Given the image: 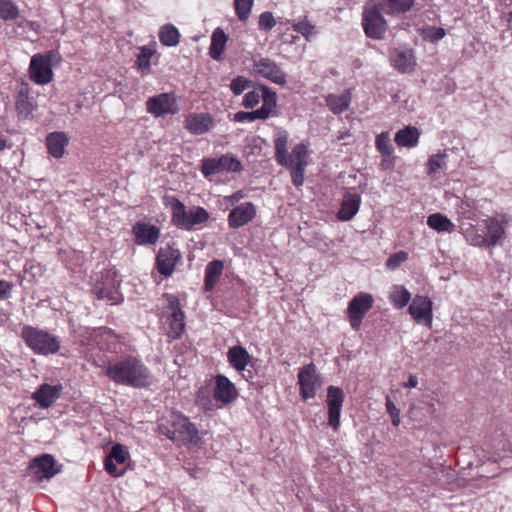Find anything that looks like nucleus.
Masks as SVG:
<instances>
[{
    "instance_id": "obj_60",
    "label": "nucleus",
    "mask_w": 512,
    "mask_h": 512,
    "mask_svg": "<svg viewBox=\"0 0 512 512\" xmlns=\"http://www.w3.org/2000/svg\"><path fill=\"white\" fill-rule=\"evenodd\" d=\"M418 385V379L415 375H410L408 381L403 384L406 388H415Z\"/></svg>"
},
{
    "instance_id": "obj_24",
    "label": "nucleus",
    "mask_w": 512,
    "mask_h": 512,
    "mask_svg": "<svg viewBox=\"0 0 512 512\" xmlns=\"http://www.w3.org/2000/svg\"><path fill=\"white\" fill-rule=\"evenodd\" d=\"M391 64L401 73L411 72L416 65L413 51L411 49H395L391 54Z\"/></svg>"
},
{
    "instance_id": "obj_33",
    "label": "nucleus",
    "mask_w": 512,
    "mask_h": 512,
    "mask_svg": "<svg viewBox=\"0 0 512 512\" xmlns=\"http://www.w3.org/2000/svg\"><path fill=\"white\" fill-rule=\"evenodd\" d=\"M427 225L438 233H452L456 226L445 215L441 213H433L427 218Z\"/></svg>"
},
{
    "instance_id": "obj_23",
    "label": "nucleus",
    "mask_w": 512,
    "mask_h": 512,
    "mask_svg": "<svg viewBox=\"0 0 512 512\" xmlns=\"http://www.w3.org/2000/svg\"><path fill=\"white\" fill-rule=\"evenodd\" d=\"M135 242L139 245L155 244L160 236V230L155 225L137 222L132 228Z\"/></svg>"
},
{
    "instance_id": "obj_10",
    "label": "nucleus",
    "mask_w": 512,
    "mask_h": 512,
    "mask_svg": "<svg viewBox=\"0 0 512 512\" xmlns=\"http://www.w3.org/2000/svg\"><path fill=\"white\" fill-rule=\"evenodd\" d=\"M242 169L241 162L231 155L203 159L201 166V172L206 178L222 172H240Z\"/></svg>"
},
{
    "instance_id": "obj_44",
    "label": "nucleus",
    "mask_w": 512,
    "mask_h": 512,
    "mask_svg": "<svg viewBox=\"0 0 512 512\" xmlns=\"http://www.w3.org/2000/svg\"><path fill=\"white\" fill-rule=\"evenodd\" d=\"M254 4V0H234L236 15L240 21H247Z\"/></svg>"
},
{
    "instance_id": "obj_25",
    "label": "nucleus",
    "mask_w": 512,
    "mask_h": 512,
    "mask_svg": "<svg viewBox=\"0 0 512 512\" xmlns=\"http://www.w3.org/2000/svg\"><path fill=\"white\" fill-rule=\"evenodd\" d=\"M361 197L356 193L345 194L337 217L341 221L351 220L359 211Z\"/></svg>"
},
{
    "instance_id": "obj_17",
    "label": "nucleus",
    "mask_w": 512,
    "mask_h": 512,
    "mask_svg": "<svg viewBox=\"0 0 512 512\" xmlns=\"http://www.w3.org/2000/svg\"><path fill=\"white\" fill-rule=\"evenodd\" d=\"M29 469L37 480L51 479L60 472L54 457L50 454H43L32 460Z\"/></svg>"
},
{
    "instance_id": "obj_34",
    "label": "nucleus",
    "mask_w": 512,
    "mask_h": 512,
    "mask_svg": "<svg viewBox=\"0 0 512 512\" xmlns=\"http://www.w3.org/2000/svg\"><path fill=\"white\" fill-rule=\"evenodd\" d=\"M208 219L209 213L203 207H194L187 212L181 229L192 230L196 225L207 222Z\"/></svg>"
},
{
    "instance_id": "obj_47",
    "label": "nucleus",
    "mask_w": 512,
    "mask_h": 512,
    "mask_svg": "<svg viewBox=\"0 0 512 512\" xmlns=\"http://www.w3.org/2000/svg\"><path fill=\"white\" fill-rule=\"evenodd\" d=\"M466 240L474 246H484L490 247L489 242L486 239V236L482 234H478L475 228H470L466 230L465 233Z\"/></svg>"
},
{
    "instance_id": "obj_49",
    "label": "nucleus",
    "mask_w": 512,
    "mask_h": 512,
    "mask_svg": "<svg viewBox=\"0 0 512 512\" xmlns=\"http://www.w3.org/2000/svg\"><path fill=\"white\" fill-rule=\"evenodd\" d=\"M293 30L302 34L308 41H310L315 34V27L306 19L295 23Z\"/></svg>"
},
{
    "instance_id": "obj_62",
    "label": "nucleus",
    "mask_w": 512,
    "mask_h": 512,
    "mask_svg": "<svg viewBox=\"0 0 512 512\" xmlns=\"http://www.w3.org/2000/svg\"><path fill=\"white\" fill-rule=\"evenodd\" d=\"M507 20L510 21L511 20V17H512V12H507Z\"/></svg>"
},
{
    "instance_id": "obj_4",
    "label": "nucleus",
    "mask_w": 512,
    "mask_h": 512,
    "mask_svg": "<svg viewBox=\"0 0 512 512\" xmlns=\"http://www.w3.org/2000/svg\"><path fill=\"white\" fill-rule=\"evenodd\" d=\"M275 160L277 163L287 169H291V179L296 187L304 183V172L306 167L293 166L294 160L287 150L288 132L284 129H278L274 137Z\"/></svg>"
},
{
    "instance_id": "obj_7",
    "label": "nucleus",
    "mask_w": 512,
    "mask_h": 512,
    "mask_svg": "<svg viewBox=\"0 0 512 512\" xmlns=\"http://www.w3.org/2000/svg\"><path fill=\"white\" fill-rule=\"evenodd\" d=\"M166 307L164 313L167 314V323L169 325L168 337L179 339L185 330V313L180 307L179 298L170 293L164 294Z\"/></svg>"
},
{
    "instance_id": "obj_35",
    "label": "nucleus",
    "mask_w": 512,
    "mask_h": 512,
    "mask_svg": "<svg viewBox=\"0 0 512 512\" xmlns=\"http://www.w3.org/2000/svg\"><path fill=\"white\" fill-rule=\"evenodd\" d=\"M350 100V93L345 91L340 95H328L326 98V103L334 114H341L349 107Z\"/></svg>"
},
{
    "instance_id": "obj_16",
    "label": "nucleus",
    "mask_w": 512,
    "mask_h": 512,
    "mask_svg": "<svg viewBox=\"0 0 512 512\" xmlns=\"http://www.w3.org/2000/svg\"><path fill=\"white\" fill-rule=\"evenodd\" d=\"M37 102L31 95V87L26 82H21L16 86L15 91V110L21 119H27L37 108Z\"/></svg>"
},
{
    "instance_id": "obj_5",
    "label": "nucleus",
    "mask_w": 512,
    "mask_h": 512,
    "mask_svg": "<svg viewBox=\"0 0 512 512\" xmlns=\"http://www.w3.org/2000/svg\"><path fill=\"white\" fill-rule=\"evenodd\" d=\"M159 431L172 441L182 440L195 443L199 439L196 426L182 414H173L171 416V428L160 425Z\"/></svg>"
},
{
    "instance_id": "obj_59",
    "label": "nucleus",
    "mask_w": 512,
    "mask_h": 512,
    "mask_svg": "<svg viewBox=\"0 0 512 512\" xmlns=\"http://www.w3.org/2000/svg\"><path fill=\"white\" fill-rule=\"evenodd\" d=\"M393 165H394V161H393V159H391V157H383L381 164H380V166L384 170L392 168Z\"/></svg>"
},
{
    "instance_id": "obj_2",
    "label": "nucleus",
    "mask_w": 512,
    "mask_h": 512,
    "mask_svg": "<svg viewBox=\"0 0 512 512\" xmlns=\"http://www.w3.org/2000/svg\"><path fill=\"white\" fill-rule=\"evenodd\" d=\"M21 337L26 345L38 355L56 354L60 349L59 339L49 332L25 325L21 331Z\"/></svg>"
},
{
    "instance_id": "obj_32",
    "label": "nucleus",
    "mask_w": 512,
    "mask_h": 512,
    "mask_svg": "<svg viewBox=\"0 0 512 512\" xmlns=\"http://www.w3.org/2000/svg\"><path fill=\"white\" fill-rule=\"evenodd\" d=\"M224 269L223 262L220 260H213L209 262L205 269L204 285L206 291H212L222 275Z\"/></svg>"
},
{
    "instance_id": "obj_56",
    "label": "nucleus",
    "mask_w": 512,
    "mask_h": 512,
    "mask_svg": "<svg viewBox=\"0 0 512 512\" xmlns=\"http://www.w3.org/2000/svg\"><path fill=\"white\" fill-rule=\"evenodd\" d=\"M13 285L6 280H0V299L10 297Z\"/></svg>"
},
{
    "instance_id": "obj_21",
    "label": "nucleus",
    "mask_w": 512,
    "mask_h": 512,
    "mask_svg": "<svg viewBox=\"0 0 512 512\" xmlns=\"http://www.w3.org/2000/svg\"><path fill=\"white\" fill-rule=\"evenodd\" d=\"M213 396L217 401L227 404L237 398L238 392L235 385L226 376L219 374L215 377Z\"/></svg>"
},
{
    "instance_id": "obj_39",
    "label": "nucleus",
    "mask_w": 512,
    "mask_h": 512,
    "mask_svg": "<svg viewBox=\"0 0 512 512\" xmlns=\"http://www.w3.org/2000/svg\"><path fill=\"white\" fill-rule=\"evenodd\" d=\"M485 222L488 233L486 239L489 242V246H494L502 238L504 234V228L502 224L495 218H488Z\"/></svg>"
},
{
    "instance_id": "obj_1",
    "label": "nucleus",
    "mask_w": 512,
    "mask_h": 512,
    "mask_svg": "<svg viewBox=\"0 0 512 512\" xmlns=\"http://www.w3.org/2000/svg\"><path fill=\"white\" fill-rule=\"evenodd\" d=\"M104 374L117 385L133 388H147L153 383L150 369L135 356H127L109 361L105 367Z\"/></svg>"
},
{
    "instance_id": "obj_57",
    "label": "nucleus",
    "mask_w": 512,
    "mask_h": 512,
    "mask_svg": "<svg viewBox=\"0 0 512 512\" xmlns=\"http://www.w3.org/2000/svg\"><path fill=\"white\" fill-rule=\"evenodd\" d=\"M252 112L254 114L255 120H258V119L266 120L273 114V111H271L270 109H268L267 107H265L263 105L261 108L254 110Z\"/></svg>"
},
{
    "instance_id": "obj_51",
    "label": "nucleus",
    "mask_w": 512,
    "mask_h": 512,
    "mask_svg": "<svg viewBox=\"0 0 512 512\" xmlns=\"http://www.w3.org/2000/svg\"><path fill=\"white\" fill-rule=\"evenodd\" d=\"M385 406H386V411L391 418L393 426L398 427L401 422L400 410L396 407V405L394 404V402L392 401V399L389 395H387L385 397Z\"/></svg>"
},
{
    "instance_id": "obj_61",
    "label": "nucleus",
    "mask_w": 512,
    "mask_h": 512,
    "mask_svg": "<svg viewBox=\"0 0 512 512\" xmlns=\"http://www.w3.org/2000/svg\"><path fill=\"white\" fill-rule=\"evenodd\" d=\"M7 137L4 134L0 133V150H4L7 148Z\"/></svg>"
},
{
    "instance_id": "obj_8",
    "label": "nucleus",
    "mask_w": 512,
    "mask_h": 512,
    "mask_svg": "<svg viewBox=\"0 0 512 512\" xmlns=\"http://www.w3.org/2000/svg\"><path fill=\"white\" fill-rule=\"evenodd\" d=\"M120 281L117 279L116 272L107 271L101 281L97 280L93 287V292L98 299L114 305L122 300V294L119 291Z\"/></svg>"
},
{
    "instance_id": "obj_41",
    "label": "nucleus",
    "mask_w": 512,
    "mask_h": 512,
    "mask_svg": "<svg viewBox=\"0 0 512 512\" xmlns=\"http://www.w3.org/2000/svg\"><path fill=\"white\" fill-rule=\"evenodd\" d=\"M375 147L382 157H391L393 154V146L389 132H381L376 136Z\"/></svg>"
},
{
    "instance_id": "obj_54",
    "label": "nucleus",
    "mask_w": 512,
    "mask_h": 512,
    "mask_svg": "<svg viewBox=\"0 0 512 512\" xmlns=\"http://www.w3.org/2000/svg\"><path fill=\"white\" fill-rule=\"evenodd\" d=\"M445 35L446 31L441 27L430 26L424 31V38L430 40L431 42L441 40Z\"/></svg>"
},
{
    "instance_id": "obj_13",
    "label": "nucleus",
    "mask_w": 512,
    "mask_h": 512,
    "mask_svg": "<svg viewBox=\"0 0 512 512\" xmlns=\"http://www.w3.org/2000/svg\"><path fill=\"white\" fill-rule=\"evenodd\" d=\"M146 109L155 117L176 114L179 111L176 97L173 93H161L150 97L146 102Z\"/></svg>"
},
{
    "instance_id": "obj_12",
    "label": "nucleus",
    "mask_w": 512,
    "mask_h": 512,
    "mask_svg": "<svg viewBox=\"0 0 512 512\" xmlns=\"http://www.w3.org/2000/svg\"><path fill=\"white\" fill-rule=\"evenodd\" d=\"M409 314L417 324L424 325L427 328L432 327L433 323V303L426 296L416 295L408 308Z\"/></svg>"
},
{
    "instance_id": "obj_46",
    "label": "nucleus",
    "mask_w": 512,
    "mask_h": 512,
    "mask_svg": "<svg viewBox=\"0 0 512 512\" xmlns=\"http://www.w3.org/2000/svg\"><path fill=\"white\" fill-rule=\"evenodd\" d=\"M261 90V99L263 101V106L267 107L271 111H274L277 105V96L276 93L270 90L266 85H260Z\"/></svg>"
},
{
    "instance_id": "obj_6",
    "label": "nucleus",
    "mask_w": 512,
    "mask_h": 512,
    "mask_svg": "<svg viewBox=\"0 0 512 512\" xmlns=\"http://www.w3.org/2000/svg\"><path fill=\"white\" fill-rule=\"evenodd\" d=\"M362 26L365 34L372 39H382L387 29V22L376 0L366 2L362 13Z\"/></svg>"
},
{
    "instance_id": "obj_29",
    "label": "nucleus",
    "mask_w": 512,
    "mask_h": 512,
    "mask_svg": "<svg viewBox=\"0 0 512 512\" xmlns=\"http://www.w3.org/2000/svg\"><path fill=\"white\" fill-rule=\"evenodd\" d=\"M420 131L414 126H406L396 134L394 141L399 147L413 148L419 142Z\"/></svg>"
},
{
    "instance_id": "obj_37",
    "label": "nucleus",
    "mask_w": 512,
    "mask_h": 512,
    "mask_svg": "<svg viewBox=\"0 0 512 512\" xmlns=\"http://www.w3.org/2000/svg\"><path fill=\"white\" fill-rule=\"evenodd\" d=\"M414 0H381V5L386 14H401L409 11Z\"/></svg>"
},
{
    "instance_id": "obj_30",
    "label": "nucleus",
    "mask_w": 512,
    "mask_h": 512,
    "mask_svg": "<svg viewBox=\"0 0 512 512\" xmlns=\"http://www.w3.org/2000/svg\"><path fill=\"white\" fill-rule=\"evenodd\" d=\"M228 36L221 28H216L211 36L209 55L214 60H220L225 50Z\"/></svg>"
},
{
    "instance_id": "obj_52",
    "label": "nucleus",
    "mask_w": 512,
    "mask_h": 512,
    "mask_svg": "<svg viewBox=\"0 0 512 512\" xmlns=\"http://www.w3.org/2000/svg\"><path fill=\"white\" fill-rule=\"evenodd\" d=\"M259 29L264 31H270L275 25L276 20L271 12H263L259 16Z\"/></svg>"
},
{
    "instance_id": "obj_42",
    "label": "nucleus",
    "mask_w": 512,
    "mask_h": 512,
    "mask_svg": "<svg viewBox=\"0 0 512 512\" xmlns=\"http://www.w3.org/2000/svg\"><path fill=\"white\" fill-rule=\"evenodd\" d=\"M289 155L292 156L294 160L293 166L307 167L308 146L306 144L299 143L295 145L292 149V153Z\"/></svg>"
},
{
    "instance_id": "obj_18",
    "label": "nucleus",
    "mask_w": 512,
    "mask_h": 512,
    "mask_svg": "<svg viewBox=\"0 0 512 512\" xmlns=\"http://www.w3.org/2000/svg\"><path fill=\"white\" fill-rule=\"evenodd\" d=\"M214 126V119L209 113H190L184 121L185 129L193 135L209 132Z\"/></svg>"
},
{
    "instance_id": "obj_20",
    "label": "nucleus",
    "mask_w": 512,
    "mask_h": 512,
    "mask_svg": "<svg viewBox=\"0 0 512 512\" xmlns=\"http://www.w3.org/2000/svg\"><path fill=\"white\" fill-rule=\"evenodd\" d=\"M180 258L181 254L178 249L170 246L161 248L156 258L158 271L164 276H170Z\"/></svg>"
},
{
    "instance_id": "obj_53",
    "label": "nucleus",
    "mask_w": 512,
    "mask_h": 512,
    "mask_svg": "<svg viewBox=\"0 0 512 512\" xmlns=\"http://www.w3.org/2000/svg\"><path fill=\"white\" fill-rule=\"evenodd\" d=\"M408 258V254L405 251H399L392 254L386 261V267L389 269H396Z\"/></svg>"
},
{
    "instance_id": "obj_19",
    "label": "nucleus",
    "mask_w": 512,
    "mask_h": 512,
    "mask_svg": "<svg viewBox=\"0 0 512 512\" xmlns=\"http://www.w3.org/2000/svg\"><path fill=\"white\" fill-rule=\"evenodd\" d=\"M255 215V205L252 202H245L230 211L228 224L231 228H240L252 221Z\"/></svg>"
},
{
    "instance_id": "obj_31",
    "label": "nucleus",
    "mask_w": 512,
    "mask_h": 512,
    "mask_svg": "<svg viewBox=\"0 0 512 512\" xmlns=\"http://www.w3.org/2000/svg\"><path fill=\"white\" fill-rule=\"evenodd\" d=\"M165 205L171 209V222L176 227H182V224L186 218L187 210L185 205L176 197H165Z\"/></svg>"
},
{
    "instance_id": "obj_14",
    "label": "nucleus",
    "mask_w": 512,
    "mask_h": 512,
    "mask_svg": "<svg viewBox=\"0 0 512 512\" xmlns=\"http://www.w3.org/2000/svg\"><path fill=\"white\" fill-rule=\"evenodd\" d=\"M344 399L345 395L340 387L331 385L327 388L328 423L334 431H338L340 427V416Z\"/></svg>"
},
{
    "instance_id": "obj_45",
    "label": "nucleus",
    "mask_w": 512,
    "mask_h": 512,
    "mask_svg": "<svg viewBox=\"0 0 512 512\" xmlns=\"http://www.w3.org/2000/svg\"><path fill=\"white\" fill-rule=\"evenodd\" d=\"M446 157L447 155L445 153L431 155L427 162V173L432 175L438 170L444 168L446 165Z\"/></svg>"
},
{
    "instance_id": "obj_58",
    "label": "nucleus",
    "mask_w": 512,
    "mask_h": 512,
    "mask_svg": "<svg viewBox=\"0 0 512 512\" xmlns=\"http://www.w3.org/2000/svg\"><path fill=\"white\" fill-rule=\"evenodd\" d=\"M244 196L245 195H244L243 191L239 190V191H237V192H235V193L225 197V199L230 201V202H232V203H234V202H238L239 200L244 198Z\"/></svg>"
},
{
    "instance_id": "obj_27",
    "label": "nucleus",
    "mask_w": 512,
    "mask_h": 512,
    "mask_svg": "<svg viewBox=\"0 0 512 512\" xmlns=\"http://www.w3.org/2000/svg\"><path fill=\"white\" fill-rule=\"evenodd\" d=\"M229 364L238 372H243L251 360L248 351L240 345L230 347L227 352Z\"/></svg>"
},
{
    "instance_id": "obj_22",
    "label": "nucleus",
    "mask_w": 512,
    "mask_h": 512,
    "mask_svg": "<svg viewBox=\"0 0 512 512\" xmlns=\"http://www.w3.org/2000/svg\"><path fill=\"white\" fill-rule=\"evenodd\" d=\"M129 457V452L121 444H116L112 447L109 455L105 459V469L113 477H119L124 474L123 469H119L115 462L124 464Z\"/></svg>"
},
{
    "instance_id": "obj_50",
    "label": "nucleus",
    "mask_w": 512,
    "mask_h": 512,
    "mask_svg": "<svg viewBox=\"0 0 512 512\" xmlns=\"http://www.w3.org/2000/svg\"><path fill=\"white\" fill-rule=\"evenodd\" d=\"M261 96L262 94L259 85L254 90L249 91L245 94L242 105L247 109L254 108L259 104Z\"/></svg>"
},
{
    "instance_id": "obj_28",
    "label": "nucleus",
    "mask_w": 512,
    "mask_h": 512,
    "mask_svg": "<svg viewBox=\"0 0 512 512\" xmlns=\"http://www.w3.org/2000/svg\"><path fill=\"white\" fill-rule=\"evenodd\" d=\"M68 137L64 132H52L46 137L48 152L55 158H61L65 153Z\"/></svg>"
},
{
    "instance_id": "obj_55",
    "label": "nucleus",
    "mask_w": 512,
    "mask_h": 512,
    "mask_svg": "<svg viewBox=\"0 0 512 512\" xmlns=\"http://www.w3.org/2000/svg\"><path fill=\"white\" fill-rule=\"evenodd\" d=\"M233 120L235 122L242 123V122H246V121L253 122V121H255V118H254V114L252 111L251 112L239 111L234 114Z\"/></svg>"
},
{
    "instance_id": "obj_36",
    "label": "nucleus",
    "mask_w": 512,
    "mask_h": 512,
    "mask_svg": "<svg viewBox=\"0 0 512 512\" xmlns=\"http://www.w3.org/2000/svg\"><path fill=\"white\" fill-rule=\"evenodd\" d=\"M158 36L161 44L167 47H174L180 41V33L172 24L163 25L159 30Z\"/></svg>"
},
{
    "instance_id": "obj_48",
    "label": "nucleus",
    "mask_w": 512,
    "mask_h": 512,
    "mask_svg": "<svg viewBox=\"0 0 512 512\" xmlns=\"http://www.w3.org/2000/svg\"><path fill=\"white\" fill-rule=\"evenodd\" d=\"M252 84V81L247 79L244 76L235 77L230 83V89L234 95H240L249 88Z\"/></svg>"
},
{
    "instance_id": "obj_43",
    "label": "nucleus",
    "mask_w": 512,
    "mask_h": 512,
    "mask_svg": "<svg viewBox=\"0 0 512 512\" xmlns=\"http://www.w3.org/2000/svg\"><path fill=\"white\" fill-rule=\"evenodd\" d=\"M19 16L17 5L11 0H0V18L3 20H14Z\"/></svg>"
},
{
    "instance_id": "obj_15",
    "label": "nucleus",
    "mask_w": 512,
    "mask_h": 512,
    "mask_svg": "<svg viewBox=\"0 0 512 512\" xmlns=\"http://www.w3.org/2000/svg\"><path fill=\"white\" fill-rule=\"evenodd\" d=\"M254 72L278 85H285L287 82L286 74L278 64L270 58L260 57L253 62Z\"/></svg>"
},
{
    "instance_id": "obj_3",
    "label": "nucleus",
    "mask_w": 512,
    "mask_h": 512,
    "mask_svg": "<svg viewBox=\"0 0 512 512\" xmlns=\"http://www.w3.org/2000/svg\"><path fill=\"white\" fill-rule=\"evenodd\" d=\"M61 60L55 50L38 53L32 56L28 73L31 81L38 85H46L53 81V63Z\"/></svg>"
},
{
    "instance_id": "obj_11",
    "label": "nucleus",
    "mask_w": 512,
    "mask_h": 512,
    "mask_svg": "<svg viewBox=\"0 0 512 512\" xmlns=\"http://www.w3.org/2000/svg\"><path fill=\"white\" fill-rule=\"evenodd\" d=\"M298 384L300 387V395L303 399L315 397L317 390L321 387V377L317 372L314 363L303 366L298 373Z\"/></svg>"
},
{
    "instance_id": "obj_40",
    "label": "nucleus",
    "mask_w": 512,
    "mask_h": 512,
    "mask_svg": "<svg viewBox=\"0 0 512 512\" xmlns=\"http://www.w3.org/2000/svg\"><path fill=\"white\" fill-rule=\"evenodd\" d=\"M156 53V50L150 46H142L137 56L136 65L142 74L150 72V59Z\"/></svg>"
},
{
    "instance_id": "obj_9",
    "label": "nucleus",
    "mask_w": 512,
    "mask_h": 512,
    "mask_svg": "<svg viewBox=\"0 0 512 512\" xmlns=\"http://www.w3.org/2000/svg\"><path fill=\"white\" fill-rule=\"evenodd\" d=\"M373 303V296L365 292H359L351 299L347 307V317L353 330H360L363 318L372 308Z\"/></svg>"
},
{
    "instance_id": "obj_38",
    "label": "nucleus",
    "mask_w": 512,
    "mask_h": 512,
    "mask_svg": "<svg viewBox=\"0 0 512 512\" xmlns=\"http://www.w3.org/2000/svg\"><path fill=\"white\" fill-rule=\"evenodd\" d=\"M389 299L395 308L402 309L410 302L411 293L404 286L396 285L393 287Z\"/></svg>"
},
{
    "instance_id": "obj_26",
    "label": "nucleus",
    "mask_w": 512,
    "mask_h": 512,
    "mask_svg": "<svg viewBox=\"0 0 512 512\" xmlns=\"http://www.w3.org/2000/svg\"><path fill=\"white\" fill-rule=\"evenodd\" d=\"M61 387L43 384L33 393V399L43 408L50 407L59 397Z\"/></svg>"
}]
</instances>
